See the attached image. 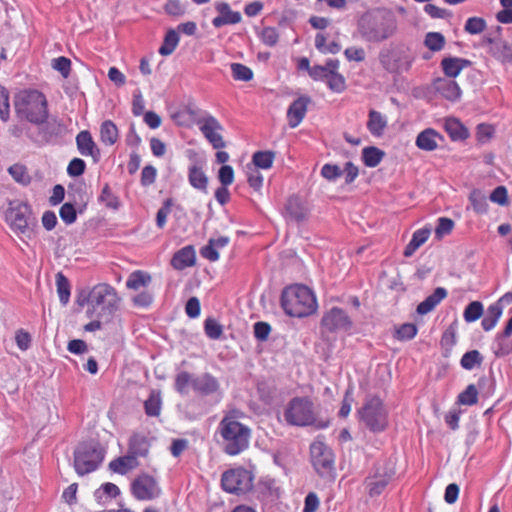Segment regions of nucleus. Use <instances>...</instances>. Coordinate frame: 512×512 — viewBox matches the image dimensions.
Listing matches in <instances>:
<instances>
[{
    "mask_svg": "<svg viewBox=\"0 0 512 512\" xmlns=\"http://www.w3.org/2000/svg\"><path fill=\"white\" fill-rule=\"evenodd\" d=\"M120 300L116 289L107 283L96 284L89 290L83 289L76 296L77 305L87 307L86 315L89 318L112 316L119 309Z\"/></svg>",
    "mask_w": 512,
    "mask_h": 512,
    "instance_id": "f257e3e1",
    "label": "nucleus"
},
{
    "mask_svg": "<svg viewBox=\"0 0 512 512\" xmlns=\"http://www.w3.org/2000/svg\"><path fill=\"white\" fill-rule=\"evenodd\" d=\"M397 28L395 15L385 9L368 12L358 21L360 36L370 43H381L392 38L397 32Z\"/></svg>",
    "mask_w": 512,
    "mask_h": 512,
    "instance_id": "f03ea898",
    "label": "nucleus"
},
{
    "mask_svg": "<svg viewBox=\"0 0 512 512\" xmlns=\"http://www.w3.org/2000/svg\"><path fill=\"white\" fill-rule=\"evenodd\" d=\"M281 307L287 315L303 318L316 313L318 303L314 292L309 287L294 284L283 289Z\"/></svg>",
    "mask_w": 512,
    "mask_h": 512,
    "instance_id": "7ed1b4c3",
    "label": "nucleus"
},
{
    "mask_svg": "<svg viewBox=\"0 0 512 512\" xmlns=\"http://www.w3.org/2000/svg\"><path fill=\"white\" fill-rule=\"evenodd\" d=\"M18 117L33 124H42L48 118V103L45 95L36 89L19 91L14 98Z\"/></svg>",
    "mask_w": 512,
    "mask_h": 512,
    "instance_id": "20e7f679",
    "label": "nucleus"
},
{
    "mask_svg": "<svg viewBox=\"0 0 512 512\" xmlns=\"http://www.w3.org/2000/svg\"><path fill=\"white\" fill-rule=\"evenodd\" d=\"M218 430L226 454L235 456L248 447L251 430L234 418H222Z\"/></svg>",
    "mask_w": 512,
    "mask_h": 512,
    "instance_id": "39448f33",
    "label": "nucleus"
},
{
    "mask_svg": "<svg viewBox=\"0 0 512 512\" xmlns=\"http://www.w3.org/2000/svg\"><path fill=\"white\" fill-rule=\"evenodd\" d=\"M104 459V450L95 440L80 443L74 451V468L79 476L94 472Z\"/></svg>",
    "mask_w": 512,
    "mask_h": 512,
    "instance_id": "423d86ee",
    "label": "nucleus"
},
{
    "mask_svg": "<svg viewBox=\"0 0 512 512\" xmlns=\"http://www.w3.org/2000/svg\"><path fill=\"white\" fill-rule=\"evenodd\" d=\"M310 462L318 476L334 480L336 475L335 454L324 441L316 439L311 443Z\"/></svg>",
    "mask_w": 512,
    "mask_h": 512,
    "instance_id": "0eeeda50",
    "label": "nucleus"
},
{
    "mask_svg": "<svg viewBox=\"0 0 512 512\" xmlns=\"http://www.w3.org/2000/svg\"><path fill=\"white\" fill-rule=\"evenodd\" d=\"M378 59L382 68L391 74L407 72L414 61L409 50L402 45H390L382 48Z\"/></svg>",
    "mask_w": 512,
    "mask_h": 512,
    "instance_id": "6e6552de",
    "label": "nucleus"
},
{
    "mask_svg": "<svg viewBox=\"0 0 512 512\" xmlns=\"http://www.w3.org/2000/svg\"><path fill=\"white\" fill-rule=\"evenodd\" d=\"M6 222L17 235L30 236L31 225L36 223L31 206L26 202L11 205L6 212Z\"/></svg>",
    "mask_w": 512,
    "mask_h": 512,
    "instance_id": "1a4fd4ad",
    "label": "nucleus"
},
{
    "mask_svg": "<svg viewBox=\"0 0 512 512\" xmlns=\"http://www.w3.org/2000/svg\"><path fill=\"white\" fill-rule=\"evenodd\" d=\"M254 475L251 471L237 467L225 471L221 477V486L224 491L244 495L253 488Z\"/></svg>",
    "mask_w": 512,
    "mask_h": 512,
    "instance_id": "9d476101",
    "label": "nucleus"
},
{
    "mask_svg": "<svg viewBox=\"0 0 512 512\" xmlns=\"http://www.w3.org/2000/svg\"><path fill=\"white\" fill-rule=\"evenodd\" d=\"M131 494L139 501H152L160 497L162 489L153 476L142 473L131 482Z\"/></svg>",
    "mask_w": 512,
    "mask_h": 512,
    "instance_id": "9b49d317",
    "label": "nucleus"
},
{
    "mask_svg": "<svg viewBox=\"0 0 512 512\" xmlns=\"http://www.w3.org/2000/svg\"><path fill=\"white\" fill-rule=\"evenodd\" d=\"M196 124L203 136L214 149L219 150L226 146V142L222 136L224 127L216 117L207 113L203 117L197 119Z\"/></svg>",
    "mask_w": 512,
    "mask_h": 512,
    "instance_id": "f8f14e48",
    "label": "nucleus"
},
{
    "mask_svg": "<svg viewBox=\"0 0 512 512\" xmlns=\"http://www.w3.org/2000/svg\"><path fill=\"white\" fill-rule=\"evenodd\" d=\"M394 476V470L386 463H377L373 474L366 478L365 485L371 497L379 496L390 483Z\"/></svg>",
    "mask_w": 512,
    "mask_h": 512,
    "instance_id": "ddd939ff",
    "label": "nucleus"
},
{
    "mask_svg": "<svg viewBox=\"0 0 512 512\" xmlns=\"http://www.w3.org/2000/svg\"><path fill=\"white\" fill-rule=\"evenodd\" d=\"M321 327L328 332L347 331L351 329L352 321L343 309L333 307L324 313Z\"/></svg>",
    "mask_w": 512,
    "mask_h": 512,
    "instance_id": "4468645a",
    "label": "nucleus"
},
{
    "mask_svg": "<svg viewBox=\"0 0 512 512\" xmlns=\"http://www.w3.org/2000/svg\"><path fill=\"white\" fill-rule=\"evenodd\" d=\"M214 6L215 10L219 14L212 20V25L215 28H220L225 25H234L241 22V13L238 11H233L227 2L218 1L215 2Z\"/></svg>",
    "mask_w": 512,
    "mask_h": 512,
    "instance_id": "2eb2a0df",
    "label": "nucleus"
},
{
    "mask_svg": "<svg viewBox=\"0 0 512 512\" xmlns=\"http://www.w3.org/2000/svg\"><path fill=\"white\" fill-rule=\"evenodd\" d=\"M75 140L77 149L82 156L92 157L95 161L99 159L100 149L88 130L80 131Z\"/></svg>",
    "mask_w": 512,
    "mask_h": 512,
    "instance_id": "dca6fc26",
    "label": "nucleus"
},
{
    "mask_svg": "<svg viewBox=\"0 0 512 512\" xmlns=\"http://www.w3.org/2000/svg\"><path fill=\"white\" fill-rule=\"evenodd\" d=\"M310 98L307 96H300L292 102L287 111L288 124L291 128H296L304 119Z\"/></svg>",
    "mask_w": 512,
    "mask_h": 512,
    "instance_id": "f3484780",
    "label": "nucleus"
},
{
    "mask_svg": "<svg viewBox=\"0 0 512 512\" xmlns=\"http://www.w3.org/2000/svg\"><path fill=\"white\" fill-rule=\"evenodd\" d=\"M339 67V60L328 59V69H330V72L327 76L326 84L328 88L335 93H342L346 89V79L338 72Z\"/></svg>",
    "mask_w": 512,
    "mask_h": 512,
    "instance_id": "a211bd4d",
    "label": "nucleus"
},
{
    "mask_svg": "<svg viewBox=\"0 0 512 512\" xmlns=\"http://www.w3.org/2000/svg\"><path fill=\"white\" fill-rule=\"evenodd\" d=\"M442 141L443 136L440 133L433 128H426L417 135L415 144L420 150L434 151Z\"/></svg>",
    "mask_w": 512,
    "mask_h": 512,
    "instance_id": "6ab92c4d",
    "label": "nucleus"
},
{
    "mask_svg": "<svg viewBox=\"0 0 512 512\" xmlns=\"http://www.w3.org/2000/svg\"><path fill=\"white\" fill-rule=\"evenodd\" d=\"M285 215L291 221L303 222L307 218L308 209L300 197L293 195L287 200Z\"/></svg>",
    "mask_w": 512,
    "mask_h": 512,
    "instance_id": "aec40b11",
    "label": "nucleus"
},
{
    "mask_svg": "<svg viewBox=\"0 0 512 512\" xmlns=\"http://www.w3.org/2000/svg\"><path fill=\"white\" fill-rule=\"evenodd\" d=\"M196 263V252L193 246L188 245L174 253L171 265L176 270H184L194 266Z\"/></svg>",
    "mask_w": 512,
    "mask_h": 512,
    "instance_id": "412c9836",
    "label": "nucleus"
},
{
    "mask_svg": "<svg viewBox=\"0 0 512 512\" xmlns=\"http://www.w3.org/2000/svg\"><path fill=\"white\" fill-rule=\"evenodd\" d=\"M434 88L449 101H457L461 96V89L453 79L438 78L434 81Z\"/></svg>",
    "mask_w": 512,
    "mask_h": 512,
    "instance_id": "4be33fe9",
    "label": "nucleus"
},
{
    "mask_svg": "<svg viewBox=\"0 0 512 512\" xmlns=\"http://www.w3.org/2000/svg\"><path fill=\"white\" fill-rule=\"evenodd\" d=\"M313 401L309 397H295L287 407L285 416H311Z\"/></svg>",
    "mask_w": 512,
    "mask_h": 512,
    "instance_id": "5701e85b",
    "label": "nucleus"
},
{
    "mask_svg": "<svg viewBox=\"0 0 512 512\" xmlns=\"http://www.w3.org/2000/svg\"><path fill=\"white\" fill-rule=\"evenodd\" d=\"M471 62L459 57H445L441 61V68L447 79L456 78L463 69L468 67Z\"/></svg>",
    "mask_w": 512,
    "mask_h": 512,
    "instance_id": "b1692460",
    "label": "nucleus"
},
{
    "mask_svg": "<svg viewBox=\"0 0 512 512\" xmlns=\"http://www.w3.org/2000/svg\"><path fill=\"white\" fill-rule=\"evenodd\" d=\"M490 54L502 63L512 62V46L504 40H493L488 38Z\"/></svg>",
    "mask_w": 512,
    "mask_h": 512,
    "instance_id": "393cba45",
    "label": "nucleus"
},
{
    "mask_svg": "<svg viewBox=\"0 0 512 512\" xmlns=\"http://www.w3.org/2000/svg\"><path fill=\"white\" fill-rule=\"evenodd\" d=\"M448 295V292L443 287H438L434 292L429 295L424 301L418 304L417 313L425 315L431 312L442 300Z\"/></svg>",
    "mask_w": 512,
    "mask_h": 512,
    "instance_id": "a878e982",
    "label": "nucleus"
},
{
    "mask_svg": "<svg viewBox=\"0 0 512 512\" xmlns=\"http://www.w3.org/2000/svg\"><path fill=\"white\" fill-rule=\"evenodd\" d=\"M219 389L218 380L209 373H205L194 381V390L202 395H210Z\"/></svg>",
    "mask_w": 512,
    "mask_h": 512,
    "instance_id": "bb28decb",
    "label": "nucleus"
},
{
    "mask_svg": "<svg viewBox=\"0 0 512 512\" xmlns=\"http://www.w3.org/2000/svg\"><path fill=\"white\" fill-rule=\"evenodd\" d=\"M139 465L134 456L127 453L125 456L118 457L109 463V469L114 473L125 475Z\"/></svg>",
    "mask_w": 512,
    "mask_h": 512,
    "instance_id": "cd10ccee",
    "label": "nucleus"
},
{
    "mask_svg": "<svg viewBox=\"0 0 512 512\" xmlns=\"http://www.w3.org/2000/svg\"><path fill=\"white\" fill-rule=\"evenodd\" d=\"M149 441L145 435L134 434L129 441L128 454L132 455L137 459L138 457H144L149 451Z\"/></svg>",
    "mask_w": 512,
    "mask_h": 512,
    "instance_id": "c85d7f7f",
    "label": "nucleus"
},
{
    "mask_svg": "<svg viewBox=\"0 0 512 512\" xmlns=\"http://www.w3.org/2000/svg\"><path fill=\"white\" fill-rule=\"evenodd\" d=\"M444 128L451 140H465L469 136L467 128L456 118L450 117L445 120Z\"/></svg>",
    "mask_w": 512,
    "mask_h": 512,
    "instance_id": "c756f323",
    "label": "nucleus"
},
{
    "mask_svg": "<svg viewBox=\"0 0 512 512\" xmlns=\"http://www.w3.org/2000/svg\"><path fill=\"white\" fill-rule=\"evenodd\" d=\"M387 127V119L386 117L376 111L370 110L367 121V129L373 136H381L383 135L385 129Z\"/></svg>",
    "mask_w": 512,
    "mask_h": 512,
    "instance_id": "7c9ffc66",
    "label": "nucleus"
},
{
    "mask_svg": "<svg viewBox=\"0 0 512 512\" xmlns=\"http://www.w3.org/2000/svg\"><path fill=\"white\" fill-rule=\"evenodd\" d=\"M430 234L431 230L429 228H421L416 230L413 233L410 242L406 245L404 249V256H412L415 253V251L428 240Z\"/></svg>",
    "mask_w": 512,
    "mask_h": 512,
    "instance_id": "2f4dec72",
    "label": "nucleus"
},
{
    "mask_svg": "<svg viewBox=\"0 0 512 512\" xmlns=\"http://www.w3.org/2000/svg\"><path fill=\"white\" fill-rule=\"evenodd\" d=\"M152 281L151 275L143 270H135L128 276L126 287L128 289L138 291L141 288H146Z\"/></svg>",
    "mask_w": 512,
    "mask_h": 512,
    "instance_id": "473e14b6",
    "label": "nucleus"
},
{
    "mask_svg": "<svg viewBox=\"0 0 512 512\" xmlns=\"http://www.w3.org/2000/svg\"><path fill=\"white\" fill-rule=\"evenodd\" d=\"M188 180L190 185L200 191H206L208 185V177L205 175L202 167L194 164L189 167Z\"/></svg>",
    "mask_w": 512,
    "mask_h": 512,
    "instance_id": "72a5a7b5",
    "label": "nucleus"
},
{
    "mask_svg": "<svg viewBox=\"0 0 512 512\" xmlns=\"http://www.w3.org/2000/svg\"><path fill=\"white\" fill-rule=\"evenodd\" d=\"M118 128L111 120H105L100 126V140L105 145L111 146L118 140Z\"/></svg>",
    "mask_w": 512,
    "mask_h": 512,
    "instance_id": "f704fd0d",
    "label": "nucleus"
},
{
    "mask_svg": "<svg viewBox=\"0 0 512 512\" xmlns=\"http://www.w3.org/2000/svg\"><path fill=\"white\" fill-rule=\"evenodd\" d=\"M384 412V405L378 396H368L359 411L360 416H379Z\"/></svg>",
    "mask_w": 512,
    "mask_h": 512,
    "instance_id": "c9c22d12",
    "label": "nucleus"
},
{
    "mask_svg": "<svg viewBox=\"0 0 512 512\" xmlns=\"http://www.w3.org/2000/svg\"><path fill=\"white\" fill-rule=\"evenodd\" d=\"M502 315V306L498 303L492 304L487 309L486 316L482 319L481 325L485 331L492 330Z\"/></svg>",
    "mask_w": 512,
    "mask_h": 512,
    "instance_id": "e433bc0d",
    "label": "nucleus"
},
{
    "mask_svg": "<svg viewBox=\"0 0 512 512\" xmlns=\"http://www.w3.org/2000/svg\"><path fill=\"white\" fill-rule=\"evenodd\" d=\"M384 152L377 147H365L362 151V159L367 167H376L383 159Z\"/></svg>",
    "mask_w": 512,
    "mask_h": 512,
    "instance_id": "4c0bfd02",
    "label": "nucleus"
},
{
    "mask_svg": "<svg viewBox=\"0 0 512 512\" xmlns=\"http://www.w3.org/2000/svg\"><path fill=\"white\" fill-rule=\"evenodd\" d=\"M469 201L473 210L477 214H485L488 212V203L486 196L478 189H474L469 194Z\"/></svg>",
    "mask_w": 512,
    "mask_h": 512,
    "instance_id": "58836bf2",
    "label": "nucleus"
},
{
    "mask_svg": "<svg viewBox=\"0 0 512 512\" xmlns=\"http://www.w3.org/2000/svg\"><path fill=\"white\" fill-rule=\"evenodd\" d=\"M56 288L59 300L63 305H66L70 299V283L62 272L56 274Z\"/></svg>",
    "mask_w": 512,
    "mask_h": 512,
    "instance_id": "ea45409f",
    "label": "nucleus"
},
{
    "mask_svg": "<svg viewBox=\"0 0 512 512\" xmlns=\"http://www.w3.org/2000/svg\"><path fill=\"white\" fill-rule=\"evenodd\" d=\"M162 399L159 391H151L148 399L144 403L145 412L148 416H159L161 411Z\"/></svg>",
    "mask_w": 512,
    "mask_h": 512,
    "instance_id": "a19ab883",
    "label": "nucleus"
},
{
    "mask_svg": "<svg viewBox=\"0 0 512 512\" xmlns=\"http://www.w3.org/2000/svg\"><path fill=\"white\" fill-rule=\"evenodd\" d=\"M195 378L187 372L181 371L175 377V389L180 394H187L190 387L194 389Z\"/></svg>",
    "mask_w": 512,
    "mask_h": 512,
    "instance_id": "79ce46f5",
    "label": "nucleus"
},
{
    "mask_svg": "<svg viewBox=\"0 0 512 512\" xmlns=\"http://www.w3.org/2000/svg\"><path fill=\"white\" fill-rule=\"evenodd\" d=\"M178 43H179L178 33L173 29L169 30L164 37L163 44L159 48V53L163 56H168V55L172 54L174 52V50L176 49Z\"/></svg>",
    "mask_w": 512,
    "mask_h": 512,
    "instance_id": "37998d69",
    "label": "nucleus"
},
{
    "mask_svg": "<svg viewBox=\"0 0 512 512\" xmlns=\"http://www.w3.org/2000/svg\"><path fill=\"white\" fill-rule=\"evenodd\" d=\"M275 159L273 151H257L252 156V162L257 168L269 169L272 167Z\"/></svg>",
    "mask_w": 512,
    "mask_h": 512,
    "instance_id": "c03bdc74",
    "label": "nucleus"
},
{
    "mask_svg": "<svg viewBox=\"0 0 512 512\" xmlns=\"http://www.w3.org/2000/svg\"><path fill=\"white\" fill-rule=\"evenodd\" d=\"M287 425L289 426H316L317 428H326L329 425V421L319 420L318 418H283Z\"/></svg>",
    "mask_w": 512,
    "mask_h": 512,
    "instance_id": "a18cd8bd",
    "label": "nucleus"
},
{
    "mask_svg": "<svg viewBox=\"0 0 512 512\" xmlns=\"http://www.w3.org/2000/svg\"><path fill=\"white\" fill-rule=\"evenodd\" d=\"M483 362V357L478 350H471L466 352L461 360V366L466 370H472L476 366H480Z\"/></svg>",
    "mask_w": 512,
    "mask_h": 512,
    "instance_id": "49530a36",
    "label": "nucleus"
},
{
    "mask_svg": "<svg viewBox=\"0 0 512 512\" xmlns=\"http://www.w3.org/2000/svg\"><path fill=\"white\" fill-rule=\"evenodd\" d=\"M483 314V304L479 301L469 303L463 313L464 320L467 323L475 322Z\"/></svg>",
    "mask_w": 512,
    "mask_h": 512,
    "instance_id": "de8ad7c7",
    "label": "nucleus"
},
{
    "mask_svg": "<svg viewBox=\"0 0 512 512\" xmlns=\"http://www.w3.org/2000/svg\"><path fill=\"white\" fill-rule=\"evenodd\" d=\"M231 72L234 80L248 82L253 78V71L241 63H232Z\"/></svg>",
    "mask_w": 512,
    "mask_h": 512,
    "instance_id": "09e8293b",
    "label": "nucleus"
},
{
    "mask_svg": "<svg viewBox=\"0 0 512 512\" xmlns=\"http://www.w3.org/2000/svg\"><path fill=\"white\" fill-rule=\"evenodd\" d=\"M8 172L16 182L22 185H27L31 181V177L24 165L14 164L9 167Z\"/></svg>",
    "mask_w": 512,
    "mask_h": 512,
    "instance_id": "8fccbe9b",
    "label": "nucleus"
},
{
    "mask_svg": "<svg viewBox=\"0 0 512 512\" xmlns=\"http://www.w3.org/2000/svg\"><path fill=\"white\" fill-rule=\"evenodd\" d=\"M120 494V489L114 483H104L99 489L94 492L95 499L101 503L103 502V496L106 495L109 498H116Z\"/></svg>",
    "mask_w": 512,
    "mask_h": 512,
    "instance_id": "3c124183",
    "label": "nucleus"
},
{
    "mask_svg": "<svg viewBox=\"0 0 512 512\" xmlns=\"http://www.w3.org/2000/svg\"><path fill=\"white\" fill-rule=\"evenodd\" d=\"M487 27V23L482 17H470L467 19L464 30L468 34L476 35L482 33Z\"/></svg>",
    "mask_w": 512,
    "mask_h": 512,
    "instance_id": "603ef678",
    "label": "nucleus"
},
{
    "mask_svg": "<svg viewBox=\"0 0 512 512\" xmlns=\"http://www.w3.org/2000/svg\"><path fill=\"white\" fill-rule=\"evenodd\" d=\"M424 43L431 51H440L445 45V38L439 32H429L425 36Z\"/></svg>",
    "mask_w": 512,
    "mask_h": 512,
    "instance_id": "864d4df0",
    "label": "nucleus"
},
{
    "mask_svg": "<svg viewBox=\"0 0 512 512\" xmlns=\"http://www.w3.org/2000/svg\"><path fill=\"white\" fill-rule=\"evenodd\" d=\"M204 331L208 338L217 340L223 334V327L216 319L207 318L204 322Z\"/></svg>",
    "mask_w": 512,
    "mask_h": 512,
    "instance_id": "5fc2aeb1",
    "label": "nucleus"
},
{
    "mask_svg": "<svg viewBox=\"0 0 512 512\" xmlns=\"http://www.w3.org/2000/svg\"><path fill=\"white\" fill-rule=\"evenodd\" d=\"M51 66L65 79L68 78L71 73V61L65 56L54 58L51 62Z\"/></svg>",
    "mask_w": 512,
    "mask_h": 512,
    "instance_id": "6e6d98bb",
    "label": "nucleus"
},
{
    "mask_svg": "<svg viewBox=\"0 0 512 512\" xmlns=\"http://www.w3.org/2000/svg\"><path fill=\"white\" fill-rule=\"evenodd\" d=\"M99 199L108 208L117 209L119 207L118 198L113 194L108 184H105L102 188Z\"/></svg>",
    "mask_w": 512,
    "mask_h": 512,
    "instance_id": "4d7b16f0",
    "label": "nucleus"
},
{
    "mask_svg": "<svg viewBox=\"0 0 512 512\" xmlns=\"http://www.w3.org/2000/svg\"><path fill=\"white\" fill-rule=\"evenodd\" d=\"M361 425L374 433L383 431L387 427L386 418H360Z\"/></svg>",
    "mask_w": 512,
    "mask_h": 512,
    "instance_id": "13d9d810",
    "label": "nucleus"
},
{
    "mask_svg": "<svg viewBox=\"0 0 512 512\" xmlns=\"http://www.w3.org/2000/svg\"><path fill=\"white\" fill-rule=\"evenodd\" d=\"M454 221L447 217H440L438 219V224L435 228V235L438 239H441L445 235H448L452 232L454 228Z\"/></svg>",
    "mask_w": 512,
    "mask_h": 512,
    "instance_id": "bf43d9fd",
    "label": "nucleus"
},
{
    "mask_svg": "<svg viewBox=\"0 0 512 512\" xmlns=\"http://www.w3.org/2000/svg\"><path fill=\"white\" fill-rule=\"evenodd\" d=\"M344 56L349 62H363L366 59V52L363 47L351 46L344 50Z\"/></svg>",
    "mask_w": 512,
    "mask_h": 512,
    "instance_id": "052dcab7",
    "label": "nucleus"
},
{
    "mask_svg": "<svg viewBox=\"0 0 512 512\" xmlns=\"http://www.w3.org/2000/svg\"><path fill=\"white\" fill-rule=\"evenodd\" d=\"M260 38L265 45L273 47L279 41V33L274 27H265L260 33Z\"/></svg>",
    "mask_w": 512,
    "mask_h": 512,
    "instance_id": "680f3d73",
    "label": "nucleus"
},
{
    "mask_svg": "<svg viewBox=\"0 0 512 512\" xmlns=\"http://www.w3.org/2000/svg\"><path fill=\"white\" fill-rule=\"evenodd\" d=\"M478 391L475 385L470 384L467 388L459 394V402L464 405H473L477 402Z\"/></svg>",
    "mask_w": 512,
    "mask_h": 512,
    "instance_id": "e2e57ef3",
    "label": "nucleus"
},
{
    "mask_svg": "<svg viewBox=\"0 0 512 512\" xmlns=\"http://www.w3.org/2000/svg\"><path fill=\"white\" fill-rule=\"evenodd\" d=\"M500 3L504 9L496 14L497 21L503 24L512 23V0H500Z\"/></svg>",
    "mask_w": 512,
    "mask_h": 512,
    "instance_id": "0e129e2a",
    "label": "nucleus"
},
{
    "mask_svg": "<svg viewBox=\"0 0 512 512\" xmlns=\"http://www.w3.org/2000/svg\"><path fill=\"white\" fill-rule=\"evenodd\" d=\"M490 200L500 206H506L509 203L508 190L505 186H497L490 194Z\"/></svg>",
    "mask_w": 512,
    "mask_h": 512,
    "instance_id": "69168bd1",
    "label": "nucleus"
},
{
    "mask_svg": "<svg viewBox=\"0 0 512 512\" xmlns=\"http://www.w3.org/2000/svg\"><path fill=\"white\" fill-rule=\"evenodd\" d=\"M417 326L413 323L402 324L396 331L399 340H411L417 334Z\"/></svg>",
    "mask_w": 512,
    "mask_h": 512,
    "instance_id": "338daca9",
    "label": "nucleus"
},
{
    "mask_svg": "<svg viewBox=\"0 0 512 512\" xmlns=\"http://www.w3.org/2000/svg\"><path fill=\"white\" fill-rule=\"evenodd\" d=\"M85 169L86 164L84 160L81 158H73L67 166V173L71 177H78L85 172Z\"/></svg>",
    "mask_w": 512,
    "mask_h": 512,
    "instance_id": "774afa93",
    "label": "nucleus"
}]
</instances>
